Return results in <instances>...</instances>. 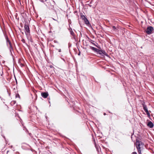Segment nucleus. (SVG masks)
Segmentation results:
<instances>
[{
    "instance_id": "nucleus-21",
    "label": "nucleus",
    "mask_w": 154,
    "mask_h": 154,
    "mask_svg": "<svg viewBox=\"0 0 154 154\" xmlns=\"http://www.w3.org/2000/svg\"><path fill=\"white\" fill-rule=\"evenodd\" d=\"M2 74H3V72H2V73H1V76H2Z\"/></svg>"
},
{
    "instance_id": "nucleus-8",
    "label": "nucleus",
    "mask_w": 154,
    "mask_h": 154,
    "mask_svg": "<svg viewBox=\"0 0 154 154\" xmlns=\"http://www.w3.org/2000/svg\"><path fill=\"white\" fill-rule=\"evenodd\" d=\"M69 30L70 34L73 36H75V34L74 32L72 31V29L71 28H70L69 29Z\"/></svg>"
},
{
    "instance_id": "nucleus-20",
    "label": "nucleus",
    "mask_w": 154,
    "mask_h": 154,
    "mask_svg": "<svg viewBox=\"0 0 154 154\" xmlns=\"http://www.w3.org/2000/svg\"><path fill=\"white\" fill-rule=\"evenodd\" d=\"M13 102H14V103H15L16 102H15V101H13Z\"/></svg>"
},
{
    "instance_id": "nucleus-22",
    "label": "nucleus",
    "mask_w": 154,
    "mask_h": 154,
    "mask_svg": "<svg viewBox=\"0 0 154 154\" xmlns=\"http://www.w3.org/2000/svg\"><path fill=\"white\" fill-rule=\"evenodd\" d=\"M105 114H105V113H104V115H105Z\"/></svg>"
},
{
    "instance_id": "nucleus-16",
    "label": "nucleus",
    "mask_w": 154,
    "mask_h": 154,
    "mask_svg": "<svg viewBox=\"0 0 154 154\" xmlns=\"http://www.w3.org/2000/svg\"><path fill=\"white\" fill-rule=\"evenodd\" d=\"M50 67L51 68H54L53 66L52 65L50 66Z\"/></svg>"
},
{
    "instance_id": "nucleus-6",
    "label": "nucleus",
    "mask_w": 154,
    "mask_h": 154,
    "mask_svg": "<svg viewBox=\"0 0 154 154\" xmlns=\"http://www.w3.org/2000/svg\"><path fill=\"white\" fill-rule=\"evenodd\" d=\"M147 125L150 128H152L154 126V124L152 122L150 121L148 122Z\"/></svg>"
},
{
    "instance_id": "nucleus-11",
    "label": "nucleus",
    "mask_w": 154,
    "mask_h": 154,
    "mask_svg": "<svg viewBox=\"0 0 154 154\" xmlns=\"http://www.w3.org/2000/svg\"><path fill=\"white\" fill-rule=\"evenodd\" d=\"M81 18H82V19L84 20V21L87 18L85 17V16L83 15H81Z\"/></svg>"
},
{
    "instance_id": "nucleus-10",
    "label": "nucleus",
    "mask_w": 154,
    "mask_h": 154,
    "mask_svg": "<svg viewBox=\"0 0 154 154\" xmlns=\"http://www.w3.org/2000/svg\"><path fill=\"white\" fill-rule=\"evenodd\" d=\"M81 18H82V19L84 20V21L87 18L85 17V16L83 15H81Z\"/></svg>"
},
{
    "instance_id": "nucleus-18",
    "label": "nucleus",
    "mask_w": 154,
    "mask_h": 154,
    "mask_svg": "<svg viewBox=\"0 0 154 154\" xmlns=\"http://www.w3.org/2000/svg\"><path fill=\"white\" fill-rule=\"evenodd\" d=\"M17 96H18V97H19V95L18 94L17 95H16V97H17Z\"/></svg>"
},
{
    "instance_id": "nucleus-15",
    "label": "nucleus",
    "mask_w": 154,
    "mask_h": 154,
    "mask_svg": "<svg viewBox=\"0 0 154 154\" xmlns=\"http://www.w3.org/2000/svg\"><path fill=\"white\" fill-rule=\"evenodd\" d=\"M132 154H137V153L136 152H134L132 153Z\"/></svg>"
},
{
    "instance_id": "nucleus-4",
    "label": "nucleus",
    "mask_w": 154,
    "mask_h": 154,
    "mask_svg": "<svg viewBox=\"0 0 154 154\" xmlns=\"http://www.w3.org/2000/svg\"><path fill=\"white\" fill-rule=\"evenodd\" d=\"M24 28L26 34L27 35L30 32V30L29 26L27 24H25L24 26Z\"/></svg>"
},
{
    "instance_id": "nucleus-14",
    "label": "nucleus",
    "mask_w": 154,
    "mask_h": 154,
    "mask_svg": "<svg viewBox=\"0 0 154 154\" xmlns=\"http://www.w3.org/2000/svg\"><path fill=\"white\" fill-rule=\"evenodd\" d=\"M9 45H10V46L11 48L12 47H11V42H9Z\"/></svg>"
},
{
    "instance_id": "nucleus-13",
    "label": "nucleus",
    "mask_w": 154,
    "mask_h": 154,
    "mask_svg": "<svg viewBox=\"0 0 154 154\" xmlns=\"http://www.w3.org/2000/svg\"><path fill=\"white\" fill-rule=\"evenodd\" d=\"M112 27L113 29L114 30L116 29V27L115 26H113Z\"/></svg>"
},
{
    "instance_id": "nucleus-9",
    "label": "nucleus",
    "mask_w": 154,
    "mask_h": 154,
    "mask_svg": "<svg viewBox=\"0 0 154 154\" xmlns=\"http://www.w3.org/2000/svg\"><path fill=\"white\" fill-rule=\"evenodd\" d=\"M84 21L85 22V23L87 25H88L89 24V21H88L87 19L84 20Z\"/></svg>"
},
{
    "instance_id": "nucleus-2",
    "label": "nucleus",
    "mask_w": 154,
    "mask_h": 154,
    "mask_svg": "<svg viewBox=\"0 0 154 154\" xmlns=\"http://www.w3.org/2000/svg\"><path fill=\"white\" fill-rule=\"evenodd\" d=\"M154 30L153 28L152 27L150 26L148 27L146 30V33L148 34H150L152 33Z\"/></svg>"
},
{
    "instance_id": "nucleus-17",
    "label": "nucleus",
    "mask_w": 154,
    "mask_h": 154,
    "mask_svg": "<svg viewBox=\"0 0 154 154\" xmlns=\"http://www.w3.org/2000/svg\"><path fill=\"white\" fill-rule=\"evenodd\" d=\"M58 52H61V50L60 49H58Z\"/></svg>"
},
{
    "instance_id": "nucleus-19",
    "label": "nucleus",
    "mask_w": 154,
    "mask_h": 154,
    "mask_svg": "<svg viewBox=\"0 0 154 154\" xmlns=\"http://www.w3.org/2000/svg\"><path fill=\"white\" fill-rule=\"evenodd\" d=\"M93 45H94L95 46H96V45L94 43H92Z\"/></svg>"
},
{
    "instance_id": "nucleus-1",
    "label": "nucleus",
    "mask_w": 154,
    "mask_h": 154,
    "mask_svg": "<svg viewBox=\"0 0 154 154\" xmlns=\"http://www.w3.org/2000/svg\"><path fill=\"white\" fill-rule=\"evenodd\" d=\"M136 145L138 152L140 154H141V149L143 147L144 145L143 144L142 142L140 141H136Z\"/></svg>"
},
{
    "instance_id": "nucleus-3",
    "label": "nucleus",
    "mask_w": 154,
    "mask_h": 154,
    "mask_svg": "<svg viewBox=\"0 0 154 154\" xmlns=\"http://www.w3.org/2000/svg\"><path fill=\"white\" fill-rule=\"evenodd\" d=\"M90 48L92 50L97 52V53L102 55V51L99 50L95 48L92 46L90 47Z\"/></svg>"
},
{
    "instance_id": "nucleus-5",
    "label": "nucleus",
    "mask_w": 154,
    "mask_h": 154,
    "mask_svg": "<svg viewBox=\"0 0 154 154\" xmlns=\"http://www.w3.org/2000/svg\"><path fill=\"white\" fill-rule=\"evenodd\" d=\"M143 109L145 111V112L146 113L147 115H148V116H150V113L149 112L145 104H143Z\"/></svg>"
},
{
    "instance_id": "nucleus-7",
    "label": "nucleus",
    "mask_w": 154,
    "mask_h": 154,
    "mask_svg": "<svg viewBox=\"0 0 154 154\" xmlns=\"http://www.w3.org/2000/svg\"><path fill=\"white\" fill-rule=\"evenodd\" d=\"M41 95L44 98H46L48 96V93L44 92L42 93Z\"/></svg>"
},
{
    "instance_id": "nucleus-12",
    "label": "nucleus",
    "mask_w": 154,
    "mask_h": 154,
    "mask_svg": "<svg viewBox=\"0 0 154 154\" xmlns=\"http://www.w3.org/2000/svg\"><path fill=\"white\" fill-rule=\"evenodd\" d=\"M102 56H103L104 55H105L106 56H108V55H107V53H106V52L104 51H102Z\"/></svg>"
}]
</instances>
